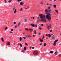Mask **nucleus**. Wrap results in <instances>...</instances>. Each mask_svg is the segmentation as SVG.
<instances>
[{"mask_svg": "<svg viewBox=\"0 0 61 61\" xmlns=\"http://www.w3.org/2000/svg\"><path fill=\"white\" fill-rule=\"evenodd\" d=\"M39 16H40V18L41 19H39V20H37V23L38 24V22H39V21H41L42 22H44L46 23L47 21L46 20V18L45 17V15L41 14H40L39 15Z\"/></svg>", "mask_w": 61, "mask_h": 61, "instance_id": "nucleus-1", "label": "nucleus"}, {"mask_svg": "<svg viewBox=\"0 0 61 61\" xmlns=\"http://www.w3.org/2000/svg\"><path fill=\"white\" fill-rule=\"evenodd\" d=\"M45 14H47L48 15L46 16V17L48 20V21L49 22H51V15L50 14H49V13H45Z\"/></svg>", "mask_w": 61, "mask_h": 61, "instance_id": "nucleus-2", "label": "nucleus"}, {"mask_svg": "<svg viewBox=\"0 0 61 61\" xmlns=\"http://www.w3.org/2000/svg\"><path fill=\"white\" fill-rule=\"evenodd\" d=\"M25 30H26L27 31H28V30H29L30 31L31 30V31H33V29L32 28H25Z\"/></svg>", "mask_w": 61, "mask_h": 61, "instance_id": "nucleus-3", "label": "nucleus"}, {"mask_svg": "<svg viewBox=\"0 0 61 61\" xmlns=\"http://www.w3.org/2000/svg\"><path fill=\"white\" fill-rule=\"evenodd\" d=\"M38 54V52L37 51H35L34 52L33 54L35 56L36 55H37Z\"/></svg>", "mask_w": 61, "mask_h": 61, "instance_id": "nucleus-4", "label": "nucleus"}, {"mask_svg": "<svg viewBox=\"0 0 61 61\" xmlns=\"http://www.w3.org/2000/svg\"><path fill=\"white\" fill-rule=\"evenodd\" d=\"M25 36L26 37H29V38H31V35H30L29 34V35H25Z\"/></svg>", "mask_w": 61, "mask_h": 61, "instance_id": "nucleus-5", "label": "nucleus"}, {"mask_svg": "<svg viewBox=\"0 0 61 61\" xmlns=\"http://www.w3.org/2000/svg\"><path fill=\"white\" fill-rule=\"evenodd\" d=\"M55 39V36H54V35H53L52 37V39H53V40H54Z\"/></svg>", "mask_w": 61, "mask_h": 61, "instance_id": "nucleus-6", "label": "nucleus"}, {"mask_svg": "<svg viewBox=\"0 0 61 61\" xmlns=\"http://www.w3.org/2000/svg\"><path fill=\"white\" fill-rule=\"evenodd\" d=\"M24 4V3H23V2H21L20 3V5H23Z\"/></svg>", "mask_w": 61, "mask_h": 61, "instance_id": "nucleus-7", "label": "nucleus"}, {"mask_svg": "<svg viewBox=\"0 0 61 61\" xmlns=\"http://www.w3.org/2000/svg\"><path fill=\"white\" fill-rule=\"evenodd\" d=\"M39 40L41 43H42V42H43V41H44L43 40H41L40 39H39Z\"/></svg>", "mask_w": 61, "mask_h": 61, "instance_id": "nucleus-8", "label": "nucleus"}, {"mask_svg": "<svg viewBox=\"0 0 61 61\" xmlns=\"http://www.w3.org/2000/svg\"><path fill=\"white\" fill-rule=\"evenodd\" d=\"M18 46H19V45L21 46V47H22V45L21 44L18 43Z\"/></svg>", "mask_w": 61, "mask_h": 61, "instance_id": "nucleus-9", "label": "nucleus"}, {"mask_svg": "<svg viewBox=\"0 0 61 61\" xmlns=\"http://www.w3.org/2000/svg\"><path fill=\"white\" fill-rule=\"evenodd\" d=\"M16 9H15L14 12V14H16Z\"/></svg>", "mask_w": 61, "mask_h": 61, "instance_id": "nucleus-10", "label": "nucleus"}, {"mask_svg": "<svg viewBox=\"0 0 61 61\" xmlns=\"http://www.w3.org/2000/svg\"><path fill=\"white\" fill-rule=\"evenodd\" d=\"M31 26H32L33 27H34L35 26V24H30Z\"/></svg>", "mask_w": 61, "mask_h": 61, "instance_id": "nucleus-11", "label": "nucleus"}, {"mask_svg": "<svg viewBox=\"0 0 61 61\" xmlns=\"http://www.w3.org/2000/svg\"><path fill=\"white\" fill-rule=\"evenodd\" d=\"M40 4L41 5H43V2L42 1H41L40 2Z\"/></svg>", "mask_w": 61, "mask_h": 61, "instance_id": "nucleus-12", "label": "nucleus"}, {"mask_svg": "<svg viewBox=\"0 0 61 61\" xmlns=\"http://www.w3.org/2000/svg\"><path fill=\"white\" fill-rule=\"evenodd\" d=\"M48 36L49 38H50L51 37V35H50V34H49L48 35Z\"/></svg>", "mask_w": 61, "mask_h": 61, "instance_id": "nucleus-13", "label": "nucleus"}, {"mask_svg": "<svg viewBox=\"0 0 61 61\" xmlns=\"http://www.w3.org/2000/svg\"><path fill=\"white\" fill-rule=\"evenodd\" d=\"M7 45H10V42H9L8 43H7Z\"/></svg>", "mask_w": 61, "mask_h": 61, "instance_id": "nucleus-14", "label": "nucleus"}, {"mask_svg": "<svg viewBox=\"0 0 61 61\" xmlns=\"http://www.w3.org/2000/svg\"><path fill=\"white\" fill-rule=\"evenodd\" d=\"M48 10L46 9L45 10V12H48Z\"/></svg>", "mask_w": 61, "mask_h": 61, "instance_id": "nucleus-15", "label": "nucleus"}, {"mask_svg": "<svg viewBox=\"0 0 61 61\" xmlns=\"http://www.w3.org/2000/svg\"><path fill=\"white\" fill-rule=\"evenodd\" d=\"M55 55H57V52H55L54 53Z\"/></svg>", "mask_w": 61, "mask_h": 61, "instance_id": "nucleus-16", "label": "nucleus"}, {"mask_svg": "<svg viewBox=\"0 0 61 61\" xmlns=\"http://www.w3.org/2000/svg\"><path fill=\"white\" fill-rule=\"evenodd\" d=\"M58 40V39H57L56 40V41H54V43H56V42H57V41Z\"/></svg>", "mask_w": 61, "mask_h": 61, "instance_id": "nucleus-17", "label": "nucleus"}, {"mask_svg": "<svg viewBox=\"0 0 61 61\" xmlns=\"http://www.w3.org/2000/svg\"><path fill=\"white\" fill-rule=\"evenodd\" d=\"M1 40L2 42H4V39L3 38H1Z\"/></svg>", "mask_w": 61, "mask_h": 61, "instance_id": "nucleus-18", "label": "nucleus"}, {"mask_svg": "<svg viewBox=\"0 0 61 61\" xmlns=\"http://www.w3.org/2000/svg\"><path fill=\"white\" fill-rule=\"evenodd\" d=\"M20 41H22V38L21 37H20Z\"/></svg>", "mask_w": 61, "mask_h": 61, "instance_id": "nucleus-19", "label": "nucleus"}, {"mask_svg": "<svg viewBox=\"0 0 61 61\" xmlns=\"http://www.w3.org/2000/svg\"><path fill=\"white\" fill-rule=\"evenodd\" d=\"M15 7L14 6L12 9V10H15Z\"/></svg>", "mask_w": 61, "mask_h": 61, "instance_id": "nucleus-20", "label": "nucleus"}, {"mask_svg": "<svg viewBox=\"0 0 61 61\" xmlns=\"http://www.w3.org/2000/svg\"><path fill=\"white\" fill-rule=\"evenodd\" d=\"M53 6L55 8H56V5H53Z\"/></svg>", "mask_w": 61, "mask_h": 61, "instance_id": "nucleus-21", "label": "nucleus"}, {"mask_svg": "<svg viewBox=\"0 0 61 61\" xmlns=\"http://www.w3.org/2000/svg\"><path fill=\"white\" fill-rule=\"evenodd\" d=\"M34 33L35 34H36V30H34Z\"/></svg>", "mask_w": 61, "mask_h": 61, "instance_id": "nucleus-22", "label": "nucleus"}, {"mask_svg": "<svg viewBox=\"0 0 61 61\" xmlns=\"http://www.w3.org/2000/svg\"><path fill=\"white\" fill-rule=\"evenodd\" d=\"M24 50H25H25H26V47H24Z\"/></svg>", "mask_w": 61, "mask_h": 61, "instance_id": "nucleus-23", "label": "nucleus"}, {"mask_svg": "<svg viewBox=\"0 0 61 61\" xmlns=\"http://www.w3.org/2000/svg\"><path fill=\"white\" fill-rule=\"evenodd\" d=\"M27 21V19H25L24 20V21L25 22H26Z\"/></svg>", "mask_w": 61, "mask_h": 61, "instance_id": "nucleus-24", "label": "nucleus"}, {"mask_svg": "<svg viewBox=\"0 0 61 61\" xmlns=\"http://www.w3.org/2000/svg\"><path fill=\"white\" fill-rule=\"evenodd\" d=\"M51 10H48V12H49V13H51Z\"/></svg>", "mask_w": 61, "mask_h": 61, "instance_id": "nucleus-25", "label": "nucleus"}, {"mask_svg": "<svg viewBox=\"0 0 61 61\" xmlns=\"http://www.w3.org/2000/svg\"><path fill=\"white\" fill-rule=\"evenodd\" d=\"M50 53L51 54H52V53H53V51H50Z\"/></svg>", "mask_w": 61, "mask_h": 61, "instance_id": "nucleus-26", "label": "nucleus"}, {"mask_svg": "<svg viewBox=\"0 0 61 61\" xmlns=\"http://www.w3.org/2000/svg\"><path fill=\"white\" fill-rule=\"evenodd\" d=\"M55 11V12H56L57 13H58V11L57 10H56Z\"/></svg>", "mask_w": 61, "mask_h": 61, "instance_id": "nucleus-27", "label": "nucleus"}, {"mask_svg": "<svg viewBox=\"0 0 61 61\" xmlns=\"http://www.w3.org/2000/svg\"><path fill=\"white\" fill-rule=\"evenodd\" d=\"M20 22L18 23V27H19V25H20Z\"/></svg>", "mask_w": 61, "mask_h": 61, "instance_id": "nucleus-28", "label": "nucleus"}, {"mask_svg": "<svg viewBox=\"0 0 61 61\" xmlns=\"http://www.w3.org/2000/svg\"><path fill=\"white\" fill-rule=\"evenodd\" d=\"M34 26L35 27H37V25H34Z\"/></svg>", "mask_w": 61, "mask_h": 61, "instance_id": "nucleus-29", "label": "nucleus"}, {"mask_svg": "<svg viewBox=\"0 0 61 61\" xmlns=\"http://www.w3.org/2000/svg\"><path fill=\"white\" fill-rule=\"evenodd\" d=\"M53 45L54 46H56V44L55 43V42H54V43L53 44Z\"/></svg>", "mask_w": 61, "mask_h": 61, "instance_id": "nucleus-30", "label": "nucleus"}, {"mask_svg": "<svg viewBox=\"0 0 61 61\" xmlns=\"http://www.w3.org/2000/svg\"><path fill=\"white\" fill-rule=\"evenodd\" d=\"M47 27L48 30H49L50 29H49V26L48 25V26Z\"/></svg>", "mask_w": 61, "mask_h": 61, "instance_id": "nucleus-31", "label": "nucleus"}, {"mask_svg": "<svg viewBox=\"0 0 61 61\" xmlns=\"http://www.w3.org/2000/svg\"><path fill=\"white\" fill-rule=\"evenodd\" d=\"M44 38H45V36H44L43 35V37L42 38V39H44Z\"/></svg>", "mask_w": 61, "mask_h": 61, "instance_id": "nucleus-32", "label": "nucleus"}, {"mask_svg": "<svg viewBox=\"0 0 61 61\" xmlns=\"http://www.w3.org/2000/svg\"><path fill=\"white\" fill-rule=\"evenodd\" d=\"M44 46H46V43H45L43 45Z\"/></svg>", "mask_w": 61, "mask_h": 61, "instance_id": "nucleus-33", "label": "nucleus"}, {"mask_svg": "<svg viewBox=\"0 0 61 61\" xmlns=\"http://www.w3.org/2000/svg\"><path fill=\"white\" fill-rule=\"evenodd\" d=\"M22 1V0H18L17 1V2H21Z\"/></svg>", "mask_w": 61, "mask_h": 61, "instance_id": "nucleus-34", "label": "nucleus"}, {"mask_svg": "<svg viewBox=\"0 0 61 61\" xmlns=\"http://www.w3.org/2000/svg\"><path fill=\"white\" fill-rule=\"evenodd\" d=\"M25 46H27L28 45V44H27L26 43H25Z\"/></svg>", "mask_w": 61, "mask_h": 61, "instance_id": "nucleus-35", "label": "nucleus"}, {"mask_svg": "<svg viewBox=\"0 0 61 61\" xmlns=\"http://www.w3.org/2000/svg\"><path fill=\"white\" fill-rule=\"evenodd\" d=\"M23 10V9L22 8H21L20 10V11H22Z\"/></svg>", "mask_w": 61, "mask_h": 61, "instance_id": "nucleus-36", "label": "nucleus"}, {"mask_svg": "<svg viewBox=\"0 0 61 61\" xmlns=\"http://www.w3.org/2000/svg\"><path fill=\"white\" fill-rule=\"evenodd\" d=\"M5 0V3H6V2H7V1H6V0Z\"/></svg>", "mask_w": 61, "mask_h": 61, "instance_id": "nucleus-37", "label": "nucleus"}, {"mask_svg": "<svg viewBox=\"0 0 61 61\" xmlns=\"http://www.w3.org/2000/svg\"><path fill=\"white\" fill-rule=\"evenodd\" d=\"M7 28H8V27H6L5 28V30H6L7 29Z\"/></svg>", "mask_w": 61, "mask_h": 61, "instance_id": "nucleus-38", "label": "nucleus"}, {"mask_svg": "<svg viewBox=\"0 0 61 61\" xmlns=\"http://www.w3.org/2000/svg\"><path fill=\"white\" fill-rule=\"evenodd\" d=\"M39 28L40 30H41L42 29V28L41 27Z\"/></svg>", "mask_w": 61, "mask_h": 61, "instance_id": "nucleus-39", "label": "nucleus"}, {"mask_svg": "<svg viewBox=\"0 0 61 61\" xmlns=\"http://www.w3.org/2000/svg\"><path fill=\"white\" fill-rule=\"evenodd\" d=\"M17 26H16V25H15V27L16 28H17Z\"/></svg>", "mask_w": 61, "mask_h": 61, "instance_id": "nucleus-40", "label": "nucleus"}, {"mask_svg": "<svg viewBox=\"0 0 61 61\" xmlns=\"http://www.w3.org/2000/svg\"><path fill=\"white\" fill-rule=\"evenodd\" d=\"M38 34L39 35H41V33L40 32H39L38 33Z\"/></svg>", "mask_w": 61, "mask_h": 61, "instance_id": "nucleus-41", "label": "nucleus"}, {"mask_svg": "<svg viewBox=\"0 0 61 61\" xmlns=\"http://www.w3.org/2000/svg\"><path fill=\"white\" fill-rule=\"evenodd\" d=\"M23 38H24V39H26V38H25V37H23Z\"/></svg>", "mask_w": 61, "mask_h": 61, "instance_id": "nucleus-42", "label": "nucleus"}, {"mask_svg": "<svg viewBox=\"0 0 61 61\" xmlns=\"http://www.w3.org/2000/svg\"><path fill=\"white\" fill-rule=\"evenodd\" d=\"M50 8H51L49 6L48 7V8L49 9H50Z\"/></svg>", "mask_w": 61, "mask_h": 61, "instance_id": "nucleus-43", "label": "nucleus"}, {"mask_svg": "<svg viewBox=\"0 0 61 61\" xmlns=\"http://www.w3.org/2000/svg\"><path fill=\"white\" fill-rule=\"evenodd\" d=\"M21 52L24 53V51L23 50H22L21 51Z\"/></svg>", "mask_w": 61, "mask_h": 61, "instance_id": "nucleus-44", "label": "nucleus"}, {"mask_svg": "<svg viewBox=\"0 0 61 61\" xmlns=\"http://www.w3.org/2000/svg\"><path fill=\"white\" fill-rule=\"evenodd\" d=\"M33 37H35V35H33Z\"/></svg>", "mask_w": 61, "mask_h": 61, "instance_id": "nucleus-45", "label": "nucleus"}, {"mask_svg": "<svg viewBox=\"0 0 61 61\" xmlns=\"http://www.w3.org/2000/svg\"><path fill=\"white\" fill-rule=\"evenodd\" d=\"M51 25H50L49 26V27L50 28H51Z\"/></svg>", "mask_w": 61, "mask_h": 61, "instance_id": "nucleus-46", "label": "nucleus"}, {"mask_svg": "<svg viewBox=\"0 0 61 61\" xmlns=\"http://www.w3.org/2000/svg\"><path fill=\"white\" fill-rule=\"evenodd\" d=\"M14 24H16V22H14Z\"/></svg>", "mask_w": 61, "mask_h": 61, "instance_id": "nucleus-47", "label": "nucleus"}, {"mask_svg": "<svg viewBox=\"0 0 61 61\" xmlns=\"http://www.w3.org/2000/svg\"><path fill=\"white\" fill-rule=\"evenodd\" d=\"M11 31H12V32L13 31V29H11Z\"/></svg>", "mask_w": 61, "mask_h": 61, "instance_id": "nucleus-48", "label": "nucleus"}, {"mask_svg": "<svg viewBox=\"0 0 61 61\" xmlns=\"http://www.w3.org/2000/svg\"><path fill=\"white\" fill-rule=\"evenodd\" d=\"M50 5L51 6H52V4H50Z\"/></svg>", "mask_w": 61, "mask_h": 61, "instance_id": "nucleus-49", "label": "nucleus"}, {"mask_svg": "<svg viewBox=\"0 0 61 61\" xmlns=\"http://www.w3.org/2000/svg\"><path fill=\"white\" fill-rule=\"evenodd\" d=\"M52 30H51L50 31V32H52Z\"/></svg>", "mask_w": 61, "mask_h": 61, "instance_id": "nucleus-50", "label": "nucleus"}, {"mask_svg": "<svg viewBox=\"0 0 61 61\" xmlns=\"http://www.w3.org/2000/svg\"><path fill=\"white\" fill-rule=\"evenodd\" d=\"M14 45H15L16 44V43H15V42H14Z\"/></svg>", "mask_w": 61, "mask_h": 61, "instance_id": "nucleus-51", "label": "nucleus"}, {"mask_svg": "<svg viewBox=\"0 0 61 61\" xmlns=\"http://www.w3.org/2000/svg\"><path fill=\"white\" fill-rule=\"evenodd\" d=\"M32 48L33 49H34V47H33Z\"/></svg>", "mask_w": 61, "mask_h": 61, "instance_id": "nucleus-52", "label": "nucleus"}, {"mask_svg": "<svg viewBox=\"0 0 61 61\" xmlns=\"http://www.w3.org/2000/svg\"><path fill=\"white\" fill-rule=\"evenodd\" d=\"M11 1H8V2L9 3H11Z\"/></svg>", "mask_w": 61, "mask_h": 61, "instance_id": "nucleus-53", "label": "nucleus"}, {"mask_svg": "<svg viewBox=\"0 0 61 61\" xmlns=\"http://www.w3.org/2000/svg\"><path fill=\"white\" fill-rule=\"evenodd\" d=\"M40 18V17H38L37 18V19H39Z\"/></svg>", "mask_w": 61, "mask_h": 61, "instance_id": "nucleus-54", "label": "nucleus"}, {"mask_svg": "<svg viewBox=\"0 0 61 61\" xmlns=\"http://www.w3.org/2000/svg\"><path fill=\"white\" fill-rule=\"evenodd\" d=\"M59 57H61V55H59Z\"/></svg>", "mask_w": 61, "mask_h": 61, "instance_id": "nucleus-55", "label": "nucleus"}, {"mask_svg": "<svg viewBox=\"0 0 61 61\" xmlns=\"http://www.w3.org/2000/svg\"><path fill=\"white\" fill-rule=\"evenodd\" d=\"M43 25H44V24H42L41 25V26H43Z\"/></svg>", "mask_w": 61, "mask_h": 61, "instance_id": "nucleus-56", "label": "nucleus"}, {"mask_svg": "<svg viewBox=\"0 0 61 61\" xmlns=\"http://www.w3.org/2000/svg\"><path fill=\"white\" fill-rule=\"evenodd\" d=\"M31 48H32V47H31V46H30V49H31Z\"/></svg>", "mask_w": 61, "mask_h": 61, "instance_id": "nucleus-57", "label": "nucleus"}, {"mask_svg": "<svg viewBox=\"0 0 61 61\" xmlns=\"http://www.w3.org/2000/svg\"><path fill=\"white\" fill-rule=\"evenodd\" d=\"M10 33H13V32H12V31H10Z\"/></svg>", "mask_w": 61, "mask_h": 61, "instance_id": "nucleus-58", "label": "nucleus"}, {"mask_svg": "<svg viewBox=\"0 0 61 61\" xmlns=\"http://www.w3.org/2000/svg\"><path fill=\"white\" fill-rule=\"evenodd\" d=\"M46 36H48V35H47V34H46Z\"/></svg>", "mask_w": 61, "mask_h": 61, "instance_id": "nucleus-59", "label": "nucleus"}, {"mask_svg": "<svg viewBox=\"0 0 61 61\" xmlns=\"http://www.w3.org/2000/svg\"><path fill=\"white\" fill-rule=\"evenodd\" d=\"M25 9H27V8H25Z\"/></svg>", "mask_w": 61, "mask_h": 61, "instance_id": "nucleus-60", "label": "nucleus"}, {"mask_svg": "<svg viewBox=\"0 0 61 61\" xmlns=\"http://www.w3.org/2000/svg\"><path fill=\"white\" fill-rule=\"evenodd\" d=\"M33 19H35V17H33Z\"/></svg>", "mask_w": 61, "mask_h": 61, "instance_id": "nucleus-61", "label": "nucleus"}, {"mask_svg": "<svg viewBox=\"0 0 61 61\" xmlns=\"http://www.w3.org/2000/svg\"><path fill=\"white\" fill-rule=\"evenodd\" d=\"M46 39H48V37H46Z\"/></svg>", "mask_w": 61, "mask_h": 61, "instance_id": "nucleus-62", "label": "nucleus"}, {"mask_svg": "<svg viewBox=\"0 0 61 61\" xmlns=\"http://www.w3.org/2000/svg\"><path fill=\"white\" fill-rule=\"evenodd\" d=\"M42 44V43H41L40 44V45H41Z\"/></svg>", "mask_w": 61, "mask_h": 61, "instance_id": "nucleus-63", "label": "nucleus"}, {"mask_svg": "<svg viewBox=\"0 0 61 61\" xmlns=\"http://www.w3.org/2000/svg\"><path fill=\"white\" fill-rule=\"evenodd\" d=\"M61 45V44H59V46H60Z\"/></svg>", "mask_w": 61, "mask_h": 61, "instance_id": "nucleus-64", "label": "nucleus"}]
</instances>
